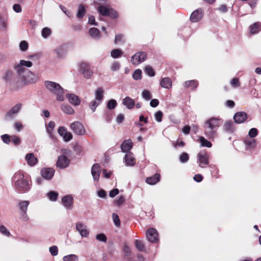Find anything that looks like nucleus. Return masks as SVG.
Segmentation results:
<instances>
[{
    "mask_svg": "<svg viewBox=\"0 0 261 261\" xmlns=\"http://www.w3.org/2000/svg\"><path fill=\"white\" fill-rule=\"evenodd\" d=\"M44 85L46 89L55 95L57 101H62L64 100V90L59 83L46 81L45 82Z\"/></svg>",
    "mask_w": 261,
    "mask_h": 261,
    "instance_id": "1",
    "label": "nucleus"
},
{
    "mask_svg": "<svg viewBox=\"0 0 261 261\" xmlns=\"http://www.w3.org/2000/svg\"><path fill=\"white\" fill-rule=\"evenodd\" d=\"M39 80V77L31 71H27L19 76H16L15 82L19 87H23L34 84Z\"/></svg>",
    "mask_w": 261,
    "mask_h": 261,
    "instance_id": "2",
    "label": "nucleus"
},
{
    "mask_svg": "<svg viewBox=\"0 0 261 261\" xmlns=\"http://www.w3.org/2000/svg\"><path fill=\"white\" fill-rule=\"evenodd\" d=\"M14 178L16 179L15 181V188L19 191L28 190L30 188L28 181L24 178V174L19 172L14 175Z\"/></svg>",
    "mask_w": 261,
    "mask_h": 261,
    "instance_id": "3",
    "label": "nucleus"
},
{
    "mask_svg": "<svg viewBox=\"0 0 261 261\" xmlns=\"http://www.w3.org/2000/svg\"><path fill=\"white\" fill-rule=\"evenodd\" d=\"M79 67L80 72L85 79L89 80L92 77L93 72L91 70L89 65L87 63L82 62L79 64Z\"/></svg>",
    "mask_w": 261,
    "mask_h": 261,
    "instance_id": "4",
    "label": "nucleus"
},
{
    "mask_svg": "<svg viewBox=\"0 0 261 261\" xmlns=\"http://www.w3.org/2000/svg\"><path fill=\"white\" fill-rule=\"evenodd\" d=\"M219 125V120L218 119L212 118L208 119L205 123L204 127L206 129H210V131L206 130L205 133L208 136H212L213 135L212 130Z\"/></svg>",
    "mask_w": 261,
    "mask_h": 261,
    "instance_id": "5",
    "label": "nucleus"
},
{
    "mask_svg": "<svg viewBox=\"0 0 261 261\" xmlns=\"http://www.w3.org/2000/svg\"><path fill=\"white\" fill-rule=\"evenodd\" d=\"M70 127L76 135L84 136L86 134V131L85 127L80 121H76L71 123Z\"/></svg>",
    "mask_w": 261,
    "mask_h": 261,
    "instance_id": "6",
    "label": "nucleus"
},
{
    "mask_svg": "<svg viewBox=\"0 0 261 261\" xmlns=\"http://www.w3.org/2000/svg\"><path fill=\"white\" fill-rule=\"evenodd\" d=\"M146 58V55L145 53L138 52L132 57L130 62L133 64L137 65L144 62Z\"/></svg>",
    "mask_w": 261,
    "mask_h": 261,
    "instance_id": "7",
    "label": "nucleus"
},
{
    "mask_svg": "<svg viewBox=\"0 0 261 261\" xmlns=\"http://www.w3.org/2000/svg\"><path fill=\"white\" fill-rule=\"evenodd\" d=\"M197 159L199 165L200 167L203 168L208 164V155L204 151H200L197 154Z\"/></svg>",
    "mask_w": 261,
    "mask_h": 261,
    "instance_id": "8",
    "label": "nucleus"
},
{
    "mask_svg": "<svg viewBox=\"0 0 261 261\" xmlns=\"http://www.w3.org/2000/svg\"><path fill=\"white\" fill-rule=\"evenodd\" d=\"M70 164L69 159L64 155L59 156L56 163L57 167L60 169L67 167Z\"/></svg>",
    "mask_w": 261,
    "mask_h": 261,
    "instance_id": "9",
    "label": "nucleus"
},
{
    "mask_svg": "<svg viewBox=\"0 0 261 261\" xmlns=\"http://www.w3.org/2000/svg\"><path fill=\"white\" fill-rule=\"evenodd\" d=\"M75 228L82 237L87 238L89 234V230L84 224L79 222L76 223Z\"/></svg>",
    "mask_w": 261,
    "mask_h": 261,
    "instance_id": "10",
    "label": "nucleus"
},
{
    "mask_svg": "<svg viewBox=\"0 0 261 261\" xmlns=\"http://www.w3.org/2000/svg\"><path fill=\"white\" fill-rule=\"evenodd\" d=\"M68 52V46L66 44H62L58 46L55 50L54 53L59 58H64Z\"/></svg>",
    "mask_w": 261,
    "mask_h": 261,
    "instance_id": "11",
    "label": "nucleus"
},
{
    "mask_svg": "<svg viewBox=\"0 0 261 261\" xmlns=\"http://www.w3.org/2000/svg\"><path fill=\"white\" fill-rule=\"evenodd\" d=\"M58 134L63 138L65 142H69L72 138V134L68 132L65 127H60L58 130Z\"/></svg>",
    "mask_w": 261,
    "mask_h": 261,
    "instance_id": "12",
    "label": "nucleus"
},
{
    "mask_svg": "<svg viewBox=\"0 0 261 261\" xmlns=\"http://www.w3.org/2000/svg\"><path fill=\"white\" fill-rule=\"evenodd\" d=\"M146 237L151 243H155L159 240L157 231L154 228H149L147 230Z\"/></svg>",
    "mask_w": 261,
    "mask_h": 261,
    "instance_id": "13",
    "label": "nucleus"
},
{
    "mask_svg": "<svg viewBox=\"0 0 261 261\" xmlns=\"http://www.w3.org/2000/svg\"><path fill=\"white\" fill-rule=\"evenodd\" d=\"M54 173V170L49 168H43L41 171V176L47 180L50 179L53 177Z\"/></svg>",
    "mask_w": 261,
    "mask_h": 261,
    "instance_id": "14",
    "label": "nucleus"
},
{
    "mask_svg": "<svg viewBox=\"0 0 261 261\" xmlns=\"http://www.w3.org/2000/svg\"><path fill=\"white\" fill-rule=\"evenodd\" d=\"M69 103L74 106H78L81 103V99L77 95L74 94H67L66 95Z\"/></svg>",
    "mask_w": 261,
    "mask_h": 261,
    "instance_id": "15",
    "label": "nucleus"
},
{
    "mask_svg": "<svg viewBox=\"0 0 261 261\" xmlns=\"http://www.w3.org/2000/svg\"><path fill=\"white\" fill-rule=\"evenodd\" d=\"M25 160L30 166H34L37 164L38 159L33 153H29L25 155Z\"/></svg>",
    "mask_w": 261,
    "mask_h": 261,
    "instance_id": "16",
    "label": "nucleus"
},
{
    "mask_svg": "<svg viewBox=\"0 0 261 261\" xmlns=\"http://www.w3.org/2000/svg\"><path fill=\"white\" fill-rule=\"evenodd\" d=\"M247 118V114L244 112H239L236 113L233 116L235 122L241 123L244 122Z\"/></svg>",
    "mask_w": 261,
    "mask_h": 261,
    "instance_id": "17",
    "label": "nucleus"
},
{
    "mask_svg": "<svg viewBox=\"0 0 261 261\" xmlns=\"http://www.w3.org/2000/svg\"><path fill=\"white\" fill-rule=\"evenodd\" d=\"M244 143L247 150H252L256 146V141L253 138L246 137L244 140Z\"/></svg>",
    "mask_w": 261,
    "mask_h": 261,
    "instance_id": "18",
    "label": "nucleus"
},
{
    "mask_svg": "<svg viewBox=\"0 0 261 261\" xmlns=\"http://www.w3.org/2000/svg\"><path fill=\"white\" fill-rule=\"evenodd\" d=\"M133 143L131 140H126L124 141L121 144V150L123 152H130L129 150L133 147Z\"/></svg>",
    "mask_w": 261,
    "mask_h": 261,
    "instance_id": "19",
    "label": "nucleus"
},
{
    "mask_svg": "<svg viewBox=\"0 0 261 261\" xmlns=\"http://www.w3.org/2000/svg\"><path fill=\"white\" fill-rule=\"evenodd\" d=\"M202 17V11L201 9H197L192 12L190 19L192 22H195L200 20Z\"/></svg>",
    "mask_w": 261,
    "mask_h": 261,
    "instance_id": "20",
    "label": "nucleus"
},
{
    "mask_svg": "<svg viewBox=\"0 0 261 261\" xmlns=\"http://www.w3.org/2000/svg\"><path fill=\"white\" fill-rule=\"evenodd\" d=\"M21 105L18 103L14 106L6 115L7 118H12L13 115L17 114L20 109Z\"/></svg>",
    "mask_w": 261,
    "mask_h": 261,
    "instance_id": "21",
    "label": "nucleus"
},
{
    "mask_svg": "<svg viewBox=\"0 0 261 261\" xmlns=\"http://www.w3.org/2000/svg\"><path fill=\"white\" fill-rule=\"evenodd\" d=\"M13 68L16 74V76H19V75L25 73L27 71H29V70L27 69L24 67L22 66L18 63L14 64Z\"/></svg>",
    "mask_w": 261,
    "mask_h": 261,
    "instance_id": "22",
    "label": "nucleus"
},
{
    "mask_svg": "<svg viewBox=\"0 0 261 261\" xmlns=\"http://www.w3.org/2000/svg\"><path fill=\"white\" fill-rule=\"evenodd\" d=\"M91 174L93 179L95 181L98 180L100 176V166L98 164H94L91 168Z\"/></svg>",
    "mask_w": 261,
    "mask_h": 261,
    "instance_id": "23",
    "label": "nucleus"
},
{
    "mask_svg": "<svg viewBox=\"0 0 261 261\" xmlns=\"http://www.w3.org/2000/svg\"><path fill=\"white\" fill-rule=\"evenodd\" d=\"M161 175L158 173H155L151 177H148L146 178V182L147 184L150 185H154L158 183L160 180Z\"/></svg>",
    "mask_w": 261,
    "mask_h": 261,
    "instance_id": "24",
    "label": "nucleus"
},
{
    "mask_svg": "<svg viewBox=\"0 0 261 261\" xmlns=\"http://www.w3.org/2000/svg\"><path fill=\"white\" fill-rule=\"evenodd\" d=\"M124 160L126 166H133L135 164V160L132 152L126 153Z\"/></svg>",
    "mask_w": 261,
    "mask_h": 261,
    "instance_id": "25",
    "label": "nucleus"
},
{
    "mask_svg": "<svg viewBox=\"0 0 261 261\" xmlns=\"http://www.w3.org/2000/svg\"><path fill=\"white\" fill-rule=\"evenodd\" d=\"M122 103L128 109H132L135 105L134 100L128 96L123 99Z\"/></svg>",
    "mask_w": 261,
    "mask_h": 261,
    "instance_id": "26",
    "label": "nucleus"
},
{
    "mask_svg": "<svg viewBox=\"0 0 261 261\" xmlns=\"http://www.w3.org/2000/svg\"><path fill=\"white\" fill-rule=\"evenodd\" d=\"M61 202L64 206L69 207L73 204V198L72 197H62Z\"/></svg>",
    "mask_w": 261,
    "mask_h": 261,
    "instance_id": "27",
    "label": "nucleus"
},
{
    "mask_svg": "<svg viewBox=\"0 0 261 261\" xmlns=\"http://www.w3.org/2000/svg\"><path fill=\"white\" fill-rule=\"evenodd\" d=\"M62 111L67 115H73L74 114V109L69 105L67 104H62L61 106Z\"/></svg>",
    "mask_w": 261,
    "mask_h": 261,
    "instance_id": "28",
    "label": "nucleus"
},
{
    "mask_svg": "<svg viewBox=\"0 0 261 261\" xmlns=\"http://www.w3.org/2000/svg\"><path fill=\"white\" fill-rule=\"evenodd\" d=\"M160 85L164 88L170 89L172 87V81L168 77H164L161 80Z\"/></svg>",
    "mask_w": 261,
    "mask_h": 261,
    "instance_id": "29",
    "label": "nucleus"
},
{
    "mask_svg": "<svg viewBox=\"0 0 261 261\" xmlns=\"http://www.w3.org/2000/svg\"><path fill=\"white\" fill-rule=\"evenodd\" d=\"M104 90L102 88L97 89L94 93L95 99L101 102L103 98Z\"/></svg>",
    "mask_w": 261,
    "mask_h": 261,
    "instance_id": "30",
    "label": "nucleus"
},
{
    "mask_svg": "<svg viewBox=\"0 0 261 261\" xmlns=\"http://www.w3.org/2000/svg\"><path fill=\"white\" fill-rule=\"evenodd\" d=\"M7 28V19L5 16L0 15V30L5 31Z\"/></svg>",
    "mask_w": 261,
    "mask_h": 261,
    "instance_id": "31",
    "label": "nucleus"
},
{
    "mask_svg": "<svg viewBox=\"0 0 261 261\" xmlns=\"http://www.w3.org/2000/svg\"><path fill=\"white\" fill-rule=\"evenodd\" d=\"M250 32L252 34H255L261 30V23L255 22L250 26Z\"/></svg>",
    "mask_w": 261,
    "mask_h": 261,
    "instance_id": "32",
    "label": "nucleus"
},
{
    "mask_svg": "<svg viewBox=\"0 0 261 261\" xmlns=\"http://www.w3.org/2000/svg\"><path fill=\"white\" fill-rule=\"evenodd\" d=\"M89 33L90 36L93 38H98L100 36L99 31L95 28H92L90 29Z\"/></svg>",
    "mask_w": 261,
    "mask_h": 261,
    "instance_id": "33",
    "label": "nucleus"
},
{
    "mask_svg": "<svg viewBox=\"0 0 261 261\" xmlns=\"http://www.w3.org/2000/svg\"><path fill=\"white\" fill-rule=\"evenodd\" d=\"M99 12L103 15H108L110 14V12L113 11L112 9H110L108 7L104 6H100L98 8Z\"/></svg>",
    "mask_w": 261,
    "mask_h": 261,
    "instance_id": "34",
    "label": "nucleus"
},
{
    "mask_svg": "<svg viewBox=\"0 0 261 261\" xmlns=\"http://www.w3.org/2000/svg\"><path fill=\"white\" fill-rule=\"evenodd\" d=\"M199 142L200 143L201 146L206 147L210 148L212 147V143L205 139L203 137H200L199 138Z\"/></svg>",
    "mask_w": 261,
    "mask_h": 261,
    "instance_id": "35",
    "label": "nucleus"
},
{
    "mask_svg": "<svg viewBox=\"0 0 261 261\" xmlns=\"http://www.w3.org/2000/svg\"><path fill=\"white\" fill-rule=\"evenodd\" d=\"M29 202L28 201H23L19 203V208L20 212H27Z\"/></svg>",
    "mask_w": 261,
    "mask_h": 261,
    "instance_id": "36",
    "label": "nucleus"
},
{
    "mask_svg": "<svg viewBox=\"0 0 261 261\" xmlns=\"http://www.w3.org/2000/svg\"><path fill=\"white\" fill-rule=\"evenodd\" d=\"M122 55V51L119 49H114L111 52V56L114 58L120 57Z\"/></svg>",
    "mask_w": 261,
    "mask_h": 261,
    "instance_id": "37",
    "label": "nucleus"
},
{
    "mask_svg": "<svg viewBox=\"0 0 261 261\" xmlns=\"http://www.w3.org/2000/svg\"><path fill=\"white\" fill-rule=\"evenodd\" d=\"M51 34V30L47 27L44 28L41 31V36L43 38H48Z\"/></svg>",
    "mask_w": 261,
    "mask_h": 261,
    "instance_id": "38",
    "label": "nucleus"
},
{
    "mask_svg": "<svg viewBox=\"0 0 261 261\" xmlns=\"http://www.w3.org/2000/svg\"><path fill=\"white\" fill-rule=\"evenodd\" d=\"M63 261H78V257L75 254H69L66 255L63 258Z\"/></svg>",
    "mask_w": 261,
    "mask_h": 261,
    "instance_id": "39",
    "label": "nucleus"
},
{
    "mask_svg": "<svg viewBox=\"0 0 261 261\" xmlns=\"http://www.w3.org/2000/svg\"><path fill=\"white\" fill-rule=\"evenodd\" d=\"M142 98L145 100H149L151 98V94L150 92L147 90H143L141 92Z\"/></svg>",
    "mask_w": 261,
    "mask_h": 261,
    "instance_id": "40",
    "label": "nucleus"
},
{
    "mask_svg": "<svg viewBox=\"0 0 261 261\" xmlns=\"http://www.w3.org/2000/svg\"><path fill=\"white\" fill-rule=\"evenodd\" d=\"M101 102L96 99L92 100L90 104L89 107L91 111L94 112H95L96 108L100 105Z\"/></svg>",
    "mask_w": 261,
    "mask_h": 261,
    "instance_id": "41",
    "label": "nucleus"
},
{
    "mask_svg": "<svg viewBox=\"0 0 261 261\" xmlns=\"http://www.w3.org/2000/svg\"><path fill=\"white\" fill-rule=\"evenodd\" d=\"M19 47L21 51H25L29 48V44L26 41L23 40L20 42Z\"/></svg>",
    "mask_w": 261,
    "mask_h": 261,
    "instance_id": "42",
    "label": "nucleus"
},
{
    "mask_svg": "<svg viewBox=\"0 0 261 261\" xmlns=\"http://www.w3.org/2000/svg\"><path fill=\"white\" fill-rule=\"evenodd\" d=\"M13 77V72L11 71H6L3 76L6 82L10 81Z\"/></svg>",
    "mask_w": 261,
    "mask_h": 261,
    "instance_id": "43",
    "label": "nucleus"
},
{
    "mask_svg": "<svg viewBox=\"0 0 261 261\" xmlns=\"http://www.w3.org/2000/svg\"><path fill=\"white\" fill-rule=\"evenodd\" d=\"M135 245L137 249L140 251H143L144 250V244L141 240H136L135 242Z\"/></svg>",
    "mask_w": 261,
    "mask_h": 261,
    "instance_id": "44",
    "label": "nucleus"
},
{
    "mask_svg": "<svg viewBox=\"0 0 261 261\" xmlns=\"http://www.w3.org/2000/svg\"><path fill=\"white\" fill-rule=\"evenodd\" d=\"M19 218L22 222H26L29 219L27 212H20Z\"/></svg>",
    "mask_w": 261,
    "mask_h": 261,
    "instance_id": "45",
    "label": "nucleus"
},
{
    "mask_svg": "<svg viewBox=\"0 0 261 261\" xmlns=\"http://www.w3.org/2000/svg\"><path fill=\"white\" fill-rule=\"evenodd\" d=\"M85 13V9L83 6H80L79 7L78 11L76 14V16L78 18H82Z\"/></svg>",
    "mask_w": 261,
    "mask_h": 261,
    "instance_id": "46",
    "label": "nucleus"
},
{
    "mask_svg": "<svg viewBox=\"0 0 261 261\" xmlns=\"http://www.w3.org/2000/svg\"><path fill=\"white\" fill-rule=\"evenodd\" d=\"M133 77L135 80H138L141 79V78H142L141 70L140 69L136 70L133 74Z\"/></svg>",
    "mask_w": 261,
    "mask_h": 261,
    "instance_id": "47",
    "label": "nucleus"
},
{
    "mask_svg": "<svg viewBox=\"0 0 261 261\" xmlns=\"http://www.w3.org/2000/svg\"><path fill=\"white\" fill-rule=\"evenodd\" d=\"M18 63H19L22 66L28 68H30L33 66V63L31 61L24 60H20Z\"/></svg>",
    "mask_w": 261,
    "mask_h": 261,
    "instance_id": "48",
    "label": "nucleus"
},
{
    "mask_svg": "<svg viewBox=\"0 0 261 261\" xmlns=\"http://www.w3.org/2000/svg\"><path fill=\"white\" fill-rule=\"evenodd\" d=\"M258 134V130L255 128L250 129L248 132V138H253Z\"/></svg>",
    "mask_w": 261,
    "mask_h": 261,
    "instance_id": "49",
    "label": "nucleus"
},
{
    "mask_svg": "<svg viewBox=\"0 0 261 261\" xmlns=\"http://www.w3.org/2000/svg\"><path fill=\"white\" fill-rule=\"evenodd\" d=\"M145 73L150 76H153L155 75V73L152 68L149 66H147L145 68Z\"/></svg>",
    "mask_w": 261,
    "mask_h": 261,
    "instance_id": "50",
    "label": "nucleus"
},
{
    "mask_svg": "<svg viewBox=\"0 0 261 261\" xmlns=\"http://www.w3.org/2000/svg\"><path fill=\"white\" fill-rule=\"evenodd\" d=\"M120 64L117 62H113L110 66V69L112 71H116L120 69Z\"/></svg>",
    "mask_w": 261,
    "mask_h": 261,
    "instance_id": "51",
    "label": "nucleus"
},
{
    "mask_svg": "<svg viewBox=\"0 0 261 261\" xmlns=\"http://www.w3.org/2000/svg\"><path fill=\"white\" fill-rule=\"evenodd\" d=\"M117 102L115 99H111L107 103V108L109 109H113L115 108Z\"/></svg>",
    "mask_w": 261,
    "mask_h": 261,
    "instance_id": "52",
    "label": "nucleus"
},
{
    "mask_svg": "<svg viewBox=\"0 0 261 261\" xmlns=\"http://www.w3.org/2000/svg\"><path fill=\"white\" fill-rule=\"evenodd\" d=\"M55 127V122L54 121H50L48 124L47 130L50 136L51 135L52 131L54 129Z\"/></svg>",
    "mask_w": 261,
    "mask_h": 261,
    "instance_id": "53",
    "label": "nucleus"
},
{
    "mask_svg": "<svg viewBox=\"0 0 261 261\" xmlns=\"http://www.w3.org/2000/svg\"><path fill=\"white\" fill-rule=\"evenodd\" d=\"M179 160L181 163L187 162L189 160V155L187 153H182L180 157Z\"/></svg>",
    "mask_w": 261,
    "mask_h": 261,
    "instance_id": "54",
    "label": "nucleus"
},
{
    "mask_svg": "<svg viewBox=\"0 0 261 261\" xmlns=\"http://www.w3.org/2000/svg\"><path fill=\"white\" fill-rule=\"evenodd\" d=\"M96 239L98 241L106 242L107 241V237L103 233L97 234L96 236Z\"/></svg>",
    "mask_w": 261,
    "mask_h": 261,
    "instance_id": "55",
    "label": "nucleus"
},
{
    "mask_svg": "<svg viewBox=\"0 0 261 261\" xmlns=\"http://www.w3.org/2000/svg\"><path fill=\"white\" fill-rule=\"evenodd\" d=\"M185 84L186 87H191L192 89L196 87V83L194 81H187Z\"/></svg>",
    "mask_w": 261,
    "mask_h": 261,
    "instance_id": "56",
    "label": "nucleus"
},
{
    "mask_svg": "<svg viewBox=\"0 0 261 261\" xmlns=\"http://www.w3.org/2000/svg\"><path fill=\"white\" fill-rule=\"evenodd\" d=\"M13 126L17 132H20L23 128L22 124L19 121H16L14 123Z\"/></svg>",
    "mask_w": 261,
    "mask_h": 261,
    "instance_id": "57",
    "label": "nucleus"
},
{
    "mask_svg": "<svg viewBox=\"0 0 261 261\" xmlns=\"http://www.w3.org/2000/svg\"><path fill=\"white\" fill-rule=\"evenodd\" d=\"M154 116L156 121L159 122H160L162 121V120L163 113L160 111H158L156 113H155Z\"/></svg>",
    "mask_w": 261,
    "mask_h": 261,
    "instance_id": "58",
    "label": "nucleus"
},
{
    "mask_svg": "<svg viewBox=\"0 0 261 261\" xmlns=\"http://www.w3.org/2000/svg\"><path fill=\"white\" fill-rule=\"evenodd\" d=\"M113 220L116 226H119L120 225V221L117 215L115 214H113Z\"/></svg>",
    "mask_w": 261,
    "mask_h": 261,
    "instance_id": "59",
    "label": "nucleus"
},
{
    "mask_svg": "<svg viewBox=\"0 0 261 261\" xmlns=\"http://www.w3.org/2000/svg\"><path fill=\"white\" fill-rule=\"evenodd\" d=\"M11 141L15 145L19 144L21 142L20 138L19 137L16 136L12 137Z\"/></svg>",
    "mask_w": 261,
    "mask_h": 261,
    "instance_id": "60",
    "label": "nucleus"
},
{
    "mask_svg": "<svg viewBox=\"0 0 261 261\" xmlns=\"http://www.w3.org/2000/svg\"><path fill=\"white\" fill-rule=\"evenodd\" d=\"M49 252L53 256H56L58 254V250L57 246H54L49 248Z\"/></svg>",
    "mask_w": 261,
    "mask_h": 261,
    "instance_id": "61",
    "label": "nucleus"
},
{
    "mask_svg": "<svg viewBox=\"0 0 261 261\" xmlns=\"http://www.w3.org/2000/svg\"><path fill=\"white\" fill-rule=\"evenodd\" d=\"M230 84L233 87L239 86V80L237 79H233L230 82Z\"/></svg>",
    "mask_w": 261,
    "mask_h": 261,
    "instance_id": "62",
    "label": "nucleus"
},
{
    "mask_svg": "<svg viewBox=\"0 0 261 261\" xmlns=\"http://www.w3.org/2000/svg\"><path fill=\"white\" fill-rule=\"evenodd\" d=\"M159 101L157 99H153L150 102V105L151 107L155 108L158 106Z\"/></svg>",
    "mask_w": 261,
    "mask_h": 261,
    "instance_id": "63",
    "label": "nucleus"
},
{
    "mask_svg": "<svg viewBox=\"0 0 261 261\" xmlns=\"http://www.w3.org/2000/svg\"><path fill=\"white\" fill-rule=\"evenodd\" d=\"M0 232L6 236H8L9 235V232L7 229L4 226H0Z\"/></svg>",
    "mask_w": 261,
    "mask_h": 261,
    "instance_id": "64",
    "label": "nucleus"
}]
</instances>
